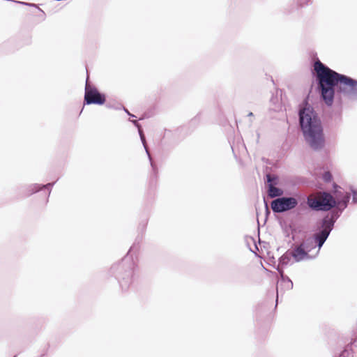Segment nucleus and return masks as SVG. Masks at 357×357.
Segmentation results:
<instances>
[{
  "instance_id": "nucleus-20",
  "label": "nucleus",
  "mask_w": 357,
  "mask_h": 357,
  "mask_svg": "<svg viewBox=\"0 0 357 357\" xmlns=\"http://www.w3.org/2000/svg\"><path fill=\"white\" fill-rule=\"evenodd\" d=\"M352 195H353V197H352L353 203L357 204V191L352 190Z\"/></svg>"
},
{
  "instance_id": "nucleus-2",
  "label": "nucleus",
  "mask_w": 357,
  "mask_h": 357,
  "mask_svg": "<svg viewBox=\"0 0 357 357\" xmlns=\"http://www.w3.org/2000/svg\"><path fill=\"white\" fill-rule=\"evenodd\" d=\"M299 121L306 142L314 151L321 149L325 144L323 128L314 109L308 106L301 109Z\"/></svg>"
},
{
  "instance_id": "nucleus-3",
  "label": "nucleus",
  "mask_w": 357,
  "mask_h": 357,
  "mask_svg": "<svg viewBox=\"0 0 357 357\" xmlns=\"http://www.w3.org/2000/svg\"><path fill=\"white\" fill-rule=\"evenodd\" d=\"M316 79L321 91V96L328 106H331L335 95V86L340 89L344 75L340 74L322 63L319 59L314 63Z\"/></svg>"
},
{
  "instance_id": "nucleus-14",
  "label": "nucleus",
  "mask_w": 357,
  "mask_h": 357,
  "mask_svg": "<svg viewBox=\"0 0 357 357\" xmlns=\"http://www.w3.org/2000/svg\"><path fill=\"white\" fill-rule=\"evenodd\" d=\"M139 132V137H140V139L142 141V143L144 147V149L146 151V154L148 155V157H149V159L150 160V162H151V167L153 169V172H155V169H156V167H155V165L153 164V161H152V159H151V155H150V153L149 151V149L147 148V146H146V139H145V136L144 135V132H143V130L142 129H139V131H138Z\"/></svg>"
},
{
  "instance_id": "nucleus-11",
  "label": "nucleus",
  "mask_w": 357,
  "mask_h": 357,
  "mask_svg": "<svg viewBox=\"0 0 357 357\" xmlns=\"http://www.w3.org/2000/svg\"><path fill=\"white\" fill-rule=\"evenodd\" d=\"M291 252L290 250H287L284 252L279 259V264L282 266H285L287 265H291L296 261L294 260V257H292Z\"/></svg>"
},
{
  "instance_id": "nucleus-26",
  "label": "nucleus",
  "mask_w": 357,
  "mask_h": 357,
  "mask_svg": "<svg viewBox=\"0 0 357 357\" xmlns=\"http://www.w3.org/2000/svg\"><path fill=\"white\" fill-rule=\"evenodd\" d=\"M352 346H355L356 347H357V340L354 341V342L352 344Z\"/></svg>"
},
{
  "instance_id": "nucleus-19",
  "label": "nucleus",
  "mask_w": 357,
  "mask_h": 357,
  "mask_svg": "<svg viewBox=\"0 0 357 357\" xmlns=\"http://www.w3.org/2000/svg\"><path fill=\"white\" fill-rule=\"evenodd\" d=\"M312 3L311 0H298V4L300 7L307 6Z\"/></svg>"
},
{
  "instance_id": "nucleus-13",
  "label": "nucleus",
  "mask_w": 357,
  "mask_h": 357,
  "mask_svg": "<svg viewBox=\"0 0 357 357\" xmlns=\"http://www.w3.org/2000/svg\"><path fill=\"white\" fill-rule=\"evenodd\" d=\"M139 132V137H140V139L142 141V143L144 147V149L146 151V154L148 155V157H149V159L150 160V162H151V167L153 169V172H155V169H156V167H155V165L153 164V161H152V159H151V155H150V153L149 151V149L147 148V146H146V139H145V136L144 135V132H143V130L142 129H139V131H138Z\"/></svg>"
},
{
  "instance_id": "nucleus-16",
  "label": "nucleus",
  "mask_w": 357,
  "mask_h": 357,
  "mask_svg": "<svg viewBox=\"0 0 357 357\" xmlns=\"http://www.w3.org/2000/svg\"><path fill=\"white\" fill-rule=\"evenodd\" d=\"M307 204L312 209L323 211L320 198H307Z\"/></svg>"
},
{
  "instance_id": "nucleus-9",
  "label": "nucleus",
  "mask_w": 357,
  "mask_h": 357,
  "mask_svg": "<svg viewBox=\"0 0 357 357\" xmlns=\"http://www.w3.org/2000/svg\"><path fill=\"white\" fill-rule=\"evenodd\" d=\"M320 199L324 211H330L336 206L337 202L329 192H324Z\"/></svg>"
},
{
  "instance_id": "nucleus-21",
  "label": "nucleus",
  "mask_w": 357,
  "mask_h": 357,
  "mask_svg": "<svg viewBox=\"0 0 357 357\" xmlns=\"http://www.w3.org/2000/svg\"><path fill=\"white\" fill-rule=\"evenodd\" d=\"M13 1L15 3H20V4H23V5H26V6H33V7L36 6V5L33 4V3H25V2L17 1Z\"/></svg>"
},
{
  "instance_id": "nucleus-4",
  "label": "nucleus",
  "mask_w": 357,
  "mask_h": 357,
  "mask_svg": "<svg viewBox=\"0 0 357 357\" xmlns=\"http://www.w3.org/2000/svg\"><path fill=\"white\" fill-rule=\"evenodd\" d=\"M135 248L133 245L122 261L112 266L111 271L118 280L122 290L126 291L133 284L135 278V263L133 261L132 252Z\"/></svg>"
},
{
  "instance_id": "nucleus-8",
  "label": "nucleus",
  "mask_w": 357,
  "mask_h": 357,
  "mask_svg": "<svg viewBox=\"0 0 357 357\" xmlns=\"http://www.w3.org/2000/svg\"><path fill=\"white\" fill-rule=\"evenodd\" d=\"M340 91L357 98V80L344 75Z\"/></svg>"
},
{
  "instance_id": "nucleus-25",
  "label": "nucleus",
  "mask_w": 357,
  "mask_h": 357,
  "mask_svg": "<svg viewBox=\"0 0 357 357\" xmlns=\"http://www.w3.org/2000/svg\"><path fill=\"white\" fill-rule=\"evenodd\" d=\"M278 289H277V298H276V304H278ZM275 306H277V305H275Z\"/></svg>"
},
{
  "instance_id": "nucleus-18",
  "label": "nucleus",
  "mask_w": 357,
  "mask_h": 357,
  "mask_svg": "<svg viewBox=\"0 0 357 357\" xmlns=\"http://www.w3.org/2000/svg\"><path fill=\"white\" fill-rule=\"evenodd\" d=\"M323 179L326 181V182H329L331 181L332 179V175L329 172H326L324 173L323 174Z\"/></svg>"
},
{
  "instance_id": "nucleus-12",
  "label": "nucleus",
  "mask_w": 357,
  "mask_h": 357,
  "mask_svg": "<svg viewBox=\"0 0 357 357\" xmlns=\"http://www.w3.org/2000/svg\"><path fill=\"white\" fill-rule=\"evenodd\" d=\"M278 283L279 284L280 288L284 290H290L293 288L294 286L291 279L286 275H282V278L278 280Z\"/></svg>"
},
{
  "instance_id": "nucleus-15",
  "label": "nucleus",
  "mask_w": 357,
  "mask_h": 357,
  "mask_svg": "<svg viewBox=\"0 0 357 357\" xmlns=\"http://www.w3.org/2000/svg\"><path fill=\"white\" fill-rule=\"evenodd\" d=\"M276 185L268 184V195L271 198L280 197L283 195V190L275 187Z\"/></svg>"
},
{
  "instance_id": "nucleus-23",
  "label": "nucleus",
  "mask_w": 357,
  "mask_h": 357,
  "mask_svg": "<svg viewBox=\"0 0 357 357\" xmlns=\"http://www.w3.org/2000/svg\"><path fill=\"white\" fill-rule=\"evenodd\" d=\"M132 122L135 125V126L137 128L138 131H139V129H142L141 125L138 123L137 121L132 120Z\"/></svg>"
},
{
  "instance_id": "nucleus-22",
  "label": "nucleus",
  "mask_w": 357,
  "mask_h": 357,
  "mask_svg": "<svg viewBox=\"0 0 357 357\" xmlns=\"http://www.w3.org/2000/svg\"><path fill=\"white\" fill-rule=\"evenodd\" d=\"M280 266L281 265H280V264H279L278 266V268H277V271L280 273V279H281L282 278V275H284V271H283L282 268H280Z\"/></svg>"
},
{
  "instance_id": "nucleus-5",
  "label": "nucleus",
  "mask_w": 357,
  "mask_h": 357,
  "mask_svg": "<svg viewBox=\"0 0 357 357\" xmlns=\"http://www.w3.org/2000/svg\"><path fill=\"white\" fill-rule=\"evenodd\" d=\"M105 102V96L100 93L98 89L88 83V78L86 81L84 103L86 105H102Z\"/></svg>"
},
{
  "instance_id": "nucleus-24",
  "label": "nucleus",
  "mask_w": 357,
  "mask_h": 357,
  "mask_svg": "<svg viewBox=\"0 0 357 357\" xmlns=\"http://www.w3.org/2000/svg\"><path fill=\"white\" fill-rule=\"evenodd\" d=\"M123 109H124V111H125V112H126L129 116H130L131 117H135V115H133V114H130V113L128 112V110L127 109H126L125 107L123 108Z\"/></svg>"
},
{
  "instance_id": "nucleus-6",
  "label": "nucleus",
  "mask_w": 357,
  "mask_h": 357,
  "mask_svg": "<svg viewBox=\"0 0 357 357\" xmlns=\"http://www.w3.org/2000/svg\"><path fill=\"white\" fill-rule=\"evenodd\" d=\"M297 204L298 201L296 198L283 197L273 200L271 206L273 212L283 213L294 208Z\"/></svg>"
},
{
  "instance_id": "nucleus-28",
  "label": "nucleus",
  "mask_w": 357,
  "mask_h": 357,
  "mask_svg": "<svg viewBox=\"0 0 357 357\" xmlns=\"http://www.w3.org/2000/svg\"><path fill=\"white\" fill-rule=\"evenodd\" d=\"M14 357H17L16 356H15Z\"/></svg>"
},
{
  "instance_id": "nucleus-1",
  "label": "nucleus",
  "mask_w": 357,
  "mask_h": 357,
  "mask_svg": "<svg viewBox=\"0 0 357 357\" xmlns=\"http://www.w3.org/2000/svg\"><path fill=\"white\" fill-rule=\"evenodd\" d=\"M333 193L337 199L336 208H333L320 221L317 231L313 234V239L319 250L328 238L337 220L340 218L343 211L347 207L350 200V195L347 192L342 195L340 190L341 188L337 184L333 185Z\"/></svg>"
},
{
  "instance_id": "nucleus-17",
  "label": "nucleus",
  "mask_w": 357,
  "mask_h": 357,
  "mask_svg": "<svg viewBox=\"0 0 357 357\" xmlns=\"http://www.w3.org/2000/svg\"><path fill=\"white\" fill-rule=\"evenodd\" d=\"M266 180H267L268 185V184H273V185L278 184V177L274 175H271L270 174H266Z\"/></svg>"
},
{
  "instance_id": "nucleus-10",
  "label": "nucleus",
  "mask_w": 357,
  "mask_h": 357,
  "mask_svg": "<svg viewBox=\"0 0 357 357\" xmlns=\"http://www.w3.org/2000/svg\"><path fill=\"white\" fill-rule=\"evenodd\" d=\"M54 183H49L46 185H39V184H31L30 185L29 187H28V192L26 193V195L27 196H29L31 195H32L33 193H35L36 192H38L39 190H42V189H47V197L50 196V192H51V189L53 187V185H54Z\"/></svg>"
},
{
  "instance_id": "nucleus-27",
  "label": "nucleus",
  "mask_w": 357,
  "mask_h": 357,
  "mask_svg": "<svg viewBox=\"0 0 357 357\" xmlns=\"http://www.w3.org/2000/svg\"><path fill=\"white\" fill-rule=\"evenodd\" d=\"M248 116H253L252 112H250V113L248 114Z\"/></svg>"
},
{
  "instance_id": "nucleus-7",
  "label": "nucleus",
  "mask_w": 357,
  "mask_h": 357,
  "mask_svg": "<svg viewBox=\"0 0 357 357\" xmlns=\"http://www.w3.org/2000/svg\"><path fill=\"white\" fill-rule=\"evenodd\" d=\"M309 241L307 239L299 245L295 247L293 250H290L291 252L294 260L296 262H299L305 259H310L308 252L310 251L309 248Z\"/></svg>"
}]
</instances>
